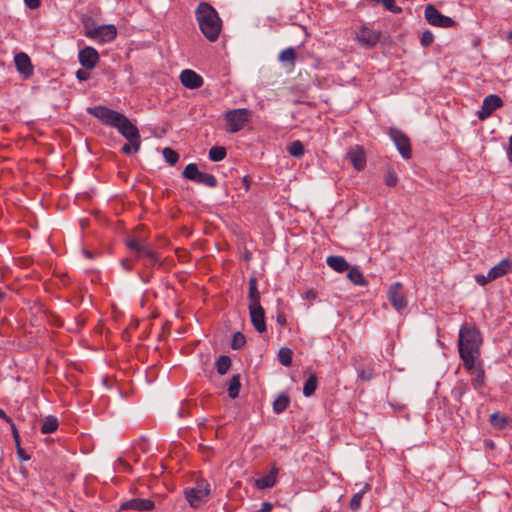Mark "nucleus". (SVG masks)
<instances>
[{"mask_svg": "<svg viewBox=\"0 0 512 512\" xmlns=\"http://www.w3.org/2000/svg\"><path fill=\"white\" fill-rule=\"evenodd\" d=\"M276 322L279 326L284 327L287 324L286 316L283 312H280L276 316Z\"/></svg>", "mask_w": 512, "mask_h": 512, "instance_id": "obj_51", "label": "nucleus"}, {"mask_svg": "<svg viewBox=\"0 0 512 512\" xmlns=\"http://www.w3.org/2000/svg\"><path fill=\"white\" fill-rule=\"evenodd\" d=\"M127 247L131 250L139 254L140 250L142 249L143 245L145 243L141 242L140 240L134 238L127 241Z\"/></svg>", "mask_w": 512, "mask_h": 512, "instance_id": "obj_44", "label": "nucleus"}, {"mask_svg": "<svg viewBox=\"0 0 512 512\" xmlns=\"http://www.w3.org/2000/svg\"><path fill=\"white\" fill-rule=\"evenodd\" d=\"M381 34H354V40L365 49L374 47L380 41Z\"/></svg>", "mask_w": 512, "mask_h": 512, "instance_id": "obj_19", "label": "nucleus"}, {"mask_svg": "<svg viewBox=\"0 0 512 512\" xmlns=\"http://www.w3.org/2000/svg\"><path fill=\"white\" fill-rule=\"evenodd\" d=\"M17 449H18V450H17L18 455H19L21 458H23V459L27 460V459H28V457H27V456H24V452H23V450L21 449V447L19 446V447H17Z\"/></svg>", "mask_w": 512, "mask_h": 512, "instance_id": "obj_59", "label": "nucleus"}, {"mask_svg": "<svg viewBox=\"0 0 512 512\" xmlns=\"http://www.w3.org/2000/svg\"><path fill=\"white\" fill-rule=\"evenodd\" d=\"M78 59L85 69H93L99 61V54L93 47L86 46L79 51Z\"/></svg>", "mask_w": 512, "mask_h": 512, "instance_id": "obj_14", "label": "nucleus"}, {"mask_svg": "<svg viewBox=\"0 0 512 512\" xmlns=\"http://www.w3.org/2000/svg\"><path fill=\"white\" fill-rule=\"evenodd\" d=\"M273 508V504L270 502H263L261 504V508L256 510V512H270Z\"/></svg>", "mask_w": 512, "mask_h": 512, "instance_id": "obj_54", "label": "nucleus"}, {"mask_svg": "<svg viewBox=\"0 0 512 512\" xmlns=\"http://www.w3.org/2000/svg\"><path fill=\"white\" fill-rule=\"evenodd\" d=\"M252 112L246 108L231 109L225 112L224 119L228 133H237L251 120Z\"/></svg>", "mask_w": 512, "mask_h": 512, "instance_id": "obj_3", "label": "nucleus"}, {"mask_svg": "<svg viewBox=\"0 0 512 512\" xmlns=\"http://www.w3.org/2000/svg\"><path fill=\"white\" fill-rule=\"evenodd\" d=\"M250 320L258 333H264L267 330L265 320V310L262 305L248 306Z\"/></svg>", "mask_w": 512, "mask_h": 512, "instance_id": "obj_11", "label": "nucleus"}, {"mask_svg": "<svg viewBox=\"0 0 512 512\" xmlns=\"http://www.w3.org/2000/svg\"><path fill=\"white\" fill-rule=\"evenodd\" d=\"M326 262L331 269L338 273L347 271L350 268L349 263L342 256H328Z\"/></svg>", "mask_w": 512, "mask_h": 512, "instance_id": "obj_22", "label": "nucleus"}, {"mask_svg": "<svg viewBox=\"0 0 512 512\" xmlns=\"http://www.w3.org/2000/svg\"><path fill=\"white\" fill-rule=\"evenodd\" d=\"M121 151L126 154V155H129L131 154L132 152H134V146L132 143H126L122 146L121 148Z\"/></svg>", "mask_w": 512, "mask_h": 512, "instance_id": "obj_53", "label": "nucleus"}, {"mask_svg": "<svg viewBox=\"0 0 512 512\" xmlns=\"http://www.w3.org/2000/svg\"><path fill=\"white\" fill-rule=\"evenodd\" d=\"M87 112L100 120L103 124L114 127L116 129L126 117L124 114L102 105L89 107Z\"/></svg>", "mask_w": 512, "mask_h": 512, "instance_id": "obj_5", "label": "nucleus"}, {"mask_svg": "<svg viewBox=\"0 0 512 512\" xmlns=\"http://www.w3.org/2000/svg\"><path fill=\"white\" fill-rule=\"evenodd\" d=\"M14 62L18 72L23 75L25 79L33 75V65L29 56L24 52H19L14 57Z\"/></svg>", "mask_w": 512, "mask_h": 512, "instance_id": "obj_15", "label": "nucleus"}, {"mask_svg": "<svg viewBox=\"0 0 512 512\" xmlns=\"http://www.w3.org/2000/svg\"><path fill=\"white\" fill-rule=\"evenodd\" d=\"M87 112L100 120L103 124L114 127L116 129L126 117L124 114L102 105L89 107Z\"/></svg>", "mask_w": 512, "mask_h": 512, "instance_id": "obj_4", "label": "nucleus"}, {"mask_svg": "<svg viewBox=\"0 0 512 512\" xmlns=\"http://www.w3.org/2000/svg\"><path fill=\"white\" fill-rule=\"evenodd\" d=\"M370 489V485L369 484H365L364 487L359 490L357 493H355L351 500H350V504H349V507L352 511H358L359 508L361 507V501H362V498H363V495Z\"/></svg>", "mask_w": 512, "mask_h": 512, "instance_id": "obj_26", "label": "nucleus"}, {"mask_svg": "<svg viewBox=\"0 0 512 512\" xmlns=\"http://www.w3.org/2000/svg\"><path fill=\"white\" fill-rule=\"evenodd\" d=\"M467 391V386L465 384H461L459 386H456L453 390H452V394L455 398V400L457 401H461L462 397L464 396V394L466 393Z\"/></svg>", "mask_w": 512, "mask_h": 512, "instance_id": "obj_45", "label": "nucleus"}, {"mask_svg": "<svg viewBox=\"0 0 512 512\" xmlns=\"http://www.w3.org/2000/svg\"><path fill=\"white\" fill-rule=\"evenodd\" d=\"M502 106V99L496 94H490L484 98L481 110L477 112V116L480 120H485L489 118L496 109Z\"/></svg>", "mask_w": 512, "mask_h": 512, "instance_id": "obj_10", "label": "nucleus"}, {"mask_svg": "<svg viewBox=\"0 0 512 512\" xmlns=\"http://www.w3.org/2000/svg\"><path fill=\"white\" fill-rule=\"evenodd\" d=\"M24 3L30 9H37L40 6V0H24Z\"/></svg>", "mask_w": 512, "mask_h": 512, "instance_id": "obj_52", "label": "nucleus"}, {"mask_svg": "<svg viewBox=\"0 0 512 512\" xmlns=\"http://www.w3.org/2000/svg\"><path fill=\"white\" fill-rule=\"evenodd\" d=\"M485 384V373L482 369H478L475 377L472 379V385L475 389H480Z\"/></svg>", "mask_w": 512, "mask_h": 512, "instance_id": "obj_41", "label": "nucleus"}, {"mask_svg": "<svg viewBox=\"0 0 512 512\" xmlns=\"http://www.w3.org/2000/svg\"><path fill=\"white\" fill-rule=\"evenodd\" d=\"M506 40L512 44V34H506Z\"/></svg>", "mask_w": 512, "mask_h": 512, "instance_id": "obj_61", "label": "nucleus"}, {"mask_svg": "<svg viewBox=\"0 0 512 512\" xmlns=\"http://www.w3.org/2000/svg\"><path fill=\"white\" fill-rule=\"evenodd\" d=\"M195 182L199 183V184H203L210 188H214L217 186L216 177L212 174L205 173V172H200V174Z\"/></svg>", "mask_w": 512, "mask_h": 512, "instance_id": "obj_31", "label": "nucleus"}, {"mask_svg": "<svg viewBox=\"0 0 512 512\" xmlns=\"http://www.w3.org/2000/svg\"><path fill=\"white\" fill-rule=\"evenodd\" d=\"M122 265H123V266L125 267V269H127V270H130V269H131V268H130V266H128V261H126V260H123V261H122Z\"/></svg>", "mask_w": 512, "mask_h": 512, "instance_id": "obj_60", "label": "nucleus"}, {"mask_svg": "<svg viewBox=\"0 0 512 512\" xmlns=\"http://www.w3.org/2000/svg\"><path fill=\"white\" fill-rule=\"evenodd\" d=\"M91 36L95 41L100 43L112 42L115 40L117 34H87Z\"/></svg>", "mask_w": 512, "mask_h": 512, "instance_id": "obj_42", "label": "nucleus"}, {"mask_svg": "<svg viewBox=\"0 0 512 512\" xmlns=\"http://www.w3.org/2000/svg\"><path fill=\"white\" fill-rule=\"evenodd\" d=\"M69 512H74L73 510H70Z\"/></svg>", "mask_w": 512, "mask_h": 512, "instance_id": "obj_63", "label": "nucleus"}, {"mask_svg": "<svg viewBox=\"0 0 512 512\" xmlns=\"http://www.w3.org/2000/svg\"><path fill=\"white\" fill-rule=\"evenodd\" d=\"M512 272V261L509 258L502 259L497 265L493 266L489 271V277L493 281Z\"/></svg>", "mask_w": 512, "mask_h": 512, "instance_id": "obj_17", "label": "nucleus"}, {"mask_svg": "<svg viewBox=\"0 0 512 512\" xmlns=\"http://www.w3.org/2000/svg\"><path fill=\"white\" fill-rule=\"evenodd\" d=\"M424 16L427 22L435 27L450 28L454 25L452 18L441 14L433 5L425 8Z\"/></svg>", "mask_w": 512, "mask_h": 512, "instance_id": "obj_8", "label": "nucleus"}, {"mask_svg": "<svg viewBox=\"0 0 512 512\" xmlns=\"http://www.w3.org/2000/svg\"><path fill=\"white\" fill-rule=\"evenodd\" d=\"M507 158L510 162H512V135L509 137V143L507 148Z\"/></svg>", "mask_w": 512, "mask_h": 512, "instance_id": "obj_57", "label": "nucleus"}, {"mask_svg": "<svg viewBox=\"0 0 512 512\" xmlns=\"http://www.w3.org/2000/svg\"><path fill=\"white\" fill-rule=\"evenodd\" d=\"M318 387V379L316 374L311 373L303 386V394L305 397L312 396Z\"/></svg>", "mask_w": 512, "mask_h": 512, "instance_id": "obj_24", "label": "nucleus"}, {"mask_svg": "<svg viewBox=\"0 0 512 512\" xmlns=\"http://www.w3.org/2000/svg\"><path fill=\"white\" fill-rule=\"evenodd\" d=\"M200 172L195 163H190L182 171V177L195 182Z\"/></svg>", "mask_w": 512, "mask_h": 512, "instance_id": "obj_30", "label": "nucleus"}, {"mask_svg": "<svg viewBox=\"0 0 512 512\" xmlns=\"http://www.w3.org/2000/svg\"><path fill=\"white\" fill-rule=\"evenodd\" d=\"M155 508V503L150 499L133 498L123 502L119 510H135L138 512L151 511Z\"/></svg>", "mask_w": 512, "mask_h": 512, "instance_id": "obj_12", "label": "nucleus"}, {"mask_svg": "<svg viewBox=\"0 0 512 512\" xmlns=\"http://www.w3.org/2000/svg\"><path fill=\"white\" fill-rule=\"evenodd\" d=\"M388 135L396 146L399 154L404 159H410L412 156L411 143L408 136L400 129L391 127L389 128Z\"/></svg>", "mask_w": 512, "mask_h": 512, "instance_id": "obj_6", "label": "nucleus"}, {"mask_svg": "<svg viewBox=\"0 0 512 512\" xmlns=\"http://www.w3.org/2000/svg\"><path fill=\"white\" fill-rule=\"evenodd\" d=\"M204 35L210 42H216L219 37V34H204Z\"/></svg>", "mask_w": 512, "mask_h": 512, "instance_id": "obj_58", "label": "nucleus"}, {"mask_svg": "<svg viewBox=\"0 0 512 512\" xmlns=\"http://www.w3.org/2000/svg\"><path fill=\"white\" fill-rule=\"evenodd\" d=\"M290 403V398L286 394L279 395L273 402V410L275 413L280 414L284 412Z\"/></svg>", "mask_w": 512, "mask_h": 512, "instance_id": "obj_27", "label": "nucleus"}, {"mask_svg": "<svg viewBox=\"0 0 512 512\" xmlns=\"http://www.w3.org/2000/svg\"><path fill=\"white\" fill-rule=\"evenodd\" d=\"M11 426V430H12V435H13V438H14V441H15V444L17 447L20 446V435H19V432L16 428V425L13 423Z\"/></svg>", "mask_w": 512, "mask_h": 512, "instance_id": "obj_50", "label": "nucleus"}, {"mask_svg": "<svg viewBox=\"0 0 512 512\" xmlns=\"http://www.w3.org/2000/svg\"><path fill=\"white\" fill-rule=\"evenodd\" d=\"M421 44L423 47H428L434 40V34H421Z\"/></svg>", "mask_w": 512, "mask_h": 512, "instance_id": "obj_48", "label": "nucleus"}, {"mask_svg": "<svg viewBox=\"0 0 512 512\" xmlns=\"http://www.w3.org/2000/svg\"><path fill=\"white\" fill-rule=\"evenodd\" d=\"M347 273V278L357 286H366L368 284L367 280L364 278L362 272L357 267H350Z\"/></svg>", "mask_w": 512, "mask_h": 512, "instance_id": "obj_23", "label": "nucleus"}, {"mask_svg": "<svg viewBox=\"0 0 512 512\" xmlns=\"http://www.w3.org/2000/svg\"><path fill=\"white\" fill-rule=\"evenodd\" d=\"M358 377L363 381H370L374 377V370L370 366H360L357 369Z\"/></svg>", "mask_w": 512, "mask_h": 512, "instance_id": "obj_38", "label": "nucleus"}, {"mask_svg": "<svg viewBox=\"0 0 512 512\" xmlns=\"http://www.w3.org/2000/svg\"><path fill=\"white\" fill-rule=\"evenodd\" d=\"M348 158L357 171H361L366 166V157L363 149L359 146H355L348 152Z\"/></svg>", "mask_w": 512, "mask_h": 512, "instance_id": "obj_18", "label": "nucleus"}, {"mask_svg": "<svg viewBox=\"0 0 512 512\" xmlns=\"http://www.w3.org/2000/svg\"><path fill=\"white\" fill-rule=\"evenodd\" d=\"M162 155L167 163L171 166L175 165L179 160V154L177 151L170 147H165L162 151Z\"/></svg>", "mask_w": 512, "mask_h": 512, "instance_id": "obj_37", "label": "nucleus"}, {"mask_svg": "<svg viewBox=\"0 0 512 512\" xmlns=\"http://www.w3.org/2000/svg\"><path fill=\"white\" fill-rule=\"evenodd\" d=\"M248 287V306L261 305L260 303V292L258 290V280L255 276L250 277Z\"/></svg>", "mask_w": 512, "mask_h": 512, "instance_id": "obj_20", "label": "nucleus"}, {"mask_svg": "<svg viewBox=\"0 0 512 512\" xmlns=\"http://www.w3.org/2000/svg\"><path fill=\"white\" fill-rule=\"evenodd\" d=\"M277 474L278 469L276 467H273L267 475L258 478L255 481L256 487L258 489H267L273 487L276 484Z\"/></svg>", "mask_w": 512, "mask_h": 512, "instance_id": "obj_21", "label": "nucleus"}, {"mask_svg": "<svg viewBox=\"0 0 512 512\" xmlns=\"http://www.w3.org/2000/svg\"><path fill=\"white\" fill-rule=\"evenodd\" d=\"M287 151L291 156L301 158L305 153V148L300 140H295L287 147Z\"/></svg>", "mask_w": 512, "mask_h": 512, "instance_id": "obj_29", "label": "nucleus"}, {"mask_svg": "<svg viewBox=\"0 0 512 512\" xmlns=\"http://www.w3.org/2000/svg\"><path fill=\"white\" fill-rule=\"evenodd\" d=\"M401 287L402 284L400 282H395L390 285L388 289V299L397 311H401L407 307V300L400 292Z\"/></svg>", "mask_w": 512, "mask_h": 512, "instance_id": "obj_13", "label": "nucleus"}, {"mask_svg": "<svg viewBox=\"0 0 512 512\" xmlns=\"http://www.w3.org/2000/svg\"><path fill=\"white\" fill-rule=\"evenodd\" d=\"M85 254H86V256H87V257H89V258H91V257H92V255H91V253H90V252H85Z\"/></svg>", "mask_w": 512, "mask_h": 512, "instance_id": "obj_62", "label": "nucleus"}, {"mask_svg": "<svg viewBox=\"0 0 512 512\" xmlns=\"http://www.w3.org/2000/svg\"><path fill=\"white\" fill-rule=\"evenodd\" d=\"M231 366V359L229 356L221 355L216 361V369L220 375H224L228 372Z\"/></svg>", "mask_w": 512, "mask_h": 512, "instance_id": "obj_34", "label": "nucleus"}, {"mask_svg": "<svg viewBox=\"0 0 512 512\" xmlns=\"http://www.w3.org/2000/svg\"><path fill=\"white\" fill-rule=\"evenodd\" d=\"M280 62L294 64L296 60V52L294 48L289 47L282 50L278 56Z\"/></svg>", "mask_w": 512, "mask_h": 512, "instance_id": "obj_35", "label": "nucleus"}, {"mask_svg": "<svg viewBox=\"0 0 512 512\" xmlns=\"http://www.w3.org/2000/svg\"><path fill=\"white\" fill-rule=\"evenodd\" d=\"M118 132L134 146V153L140 150L141 136L136 125L125 117L117 128Z\"/></svg>", "mask_w": 512, "mask_h": 512, "instance_id": "obj_7", "label": "nucleus"}, {"mask_svg": "<svg viewBox=\"0 0 512 512\" xmlns=\"http://www.w3.org/2000/svg\"><path fill=\"white\" fill-rule=\"evenodd\" d=\"M384 182L389 187H394L397 185L398 177L393 169H388L384 178Z\"/></svg>", "mask_w": 512, "mask_h": 512, "instance_id": "obj_43", "label": "nucleus"}, {"mask_svg": "<svg viewBox=\"0 0 512 512\" xmlns=\"http://www.w3.org/2000/svg\"><path fill=\"white\" fill-rule=\"evenodd\" d=\"M104 28H106L108 30V32H117L116 27L114 25L98 26V27H93V28H89L86 26L85 32L98 33V32H102V29H104Z\"/></svg>", "mask_w": 512, "mask_h": 512, "instance_id": "obj_47", "label": "nucleus"}, {"mask_svg": "<svg viewBox=\"0 0 512 512\" xmlns=\"http://www.w3.org/2000/svg\"><path fill=\"white\" fill-rule=\"evenodd\" d=\"M226 149L222 146H214L209 150V159L213 162H219L226 157Z\"/></svg>", "mask_w": 512, "mask_h": 512, "instance_id": "obj_36", "label": "nucleus"}, {"mask_svg": "<svg viewBox=\"0 0 512 512\" xmlns=\"http://www.w3.org/2000/svg\"><path fill=\"white\" fill-rule=\"evenodd\" d=\"M490 423L492 426L502 429L505 427L506 417L498 412H495L490 416Z\"/></svg>", "mask_w": 512, "mask_h": 512, "instance_id": "obj_40", "label": "nucleus"}, {"mask_svg": "<svg viewBox=\"0 0 512 512\" xmlns=\"http://www.w3.org/2000/svg\"><path fill=\"white\" fill-rule=\"evenodd\" d=\"M180 80L182 85L188 89H197L203 85V78L190 69H185L181 72Z\"/></svg>", "mask_w": 512, "mask_h": 512, "instance_id": "obj_16", "label": "nucleus"}, {"mask_svg": "<svg viewBox=\"0 0 512 512\" xmlns=\"http://www.w3.org/2000/svg\"><path fill=\"white\" fill-rule=\"evenodd\" d=\"M90 76V73L84 69H79L77 72H76V77L78 80L80 81H85L89 78Z\"/></svg>", "mask_w": 512, "mask_h": 512, "instance_id": "obj_49", "label": "nucleus"}, {"mask_svg": "<svg viewBox=\"0 0 512 512\" xmlns=\"http://www.w3.org/2000/svg\"><path fill=\"white\" fill-rule=\"evenodd\" d=\"M292 355L293 352L290 348L282 347L278 352V360L283 366L289 367L292 364Z\"/></svg>", "mask_w": 512, "mask_h": 512, "instance_id": "obj_33", "label": "nucleus"}, {"mask_svg": "<svg viewBox=\"0 0 512 512\" xmlns=\"http://www.w3.org/2000/svg\"><path fill=\"white\" fill-rule=\"evenodd\" d=\"M475 281L478 285L485 286L488 283L492 282L493 279L489 277V273H487L486 275L477 274L475 275Z\"/></svg>", "mask_w": 512, "mask_h": 512, "instance_id": "obj_46", "label": "nucleus"}, {"mask_svg": "<svg viewBox=\"0 0 512 512\" xmlns=\"http://www.w3.org/2000/svg\"><path fill=\"white\" fill-rule=\"evenodd\" d=\"M195 13L201 32H221L222 21L210 4L200 3Z\"/></svg>", "mask_w": 512, "mask_h": 512, "instance_id": "obj_2", "label": "nucleus"}, {"mask_svg": "<svg viewBox=\"0 0 512 512\" xmlns=\"http://www.w3.org/2000/svg\"><path fill=\"white\" fill-rule=\"evenodd\" d=\"M209 485L198 483L196 487L187 488L185 490V497L190 506L197 507L209 495Z\"/></svg>", "mask_w": 512, "mask_h": 512, "instance_id": "obj_9", "label": "nucleus"}, {"mask_svg": "<svg viewBox=\"0 0 512 512\" xmlns=\"http://www.w3.org/2000/svg\"><path fill=\"white\" fill-rule=\"evenodd\" d=\"M58 425H59L58 419L53 415H49V416L45 417V419L43 420V423L41 426V432L43 434L53 433L57 430Z\"/></svg>", "mask_w": 512, "mask_h": 512, "instance_id": "obj_25", "label": "nucleus"}, {"mask_svg": "<svg viewBox=\"0 0 512 512\" xmlns=\"http://www.w3.org/2000/svg\"><path fill=\"white\" fill-rule=\"evenodd\" d=\"M246 343V338L243 333L235 332L231 342V348L234 350L241 349Z\"/></svg>", "mask_w": 512, "mask_h": 512, "instance_id": "obj_39", "label": "nucleus"}, {"mask_svg": "<svg viewBox=\"0 0 512 512\" xmlns=\"http://www.w3.org/2000/svg\"><path fill=\"white\" fill-rule=\"evenodd\" d=\"M481 345L482 336L480 331L475 326L462 325L459 330L458 347L460 357L467 370L474 369Z\"/></svg>", "mask_w": 512, "mask_h": 512, "instance_id": "obj_1", "label": "nucleus"}, {"mask_svg": "<svg viewBox=\"0 0 512 512\" xmlns=\"http://www.w3.org/2000/svg\"><path fill=\"white\" fill-rule=\"evenodd\" d=\"M137 257H145L148 259L149 264L155 265L159 262L156 253L146 244L143 245Z\"/></svg>", "mask_w": 512, "mask_h": 512, "instance_id": "obj_32", "label": "nucleus"}, {"mask_svg": "<svg viewBox=\"0 0 512 512\" xmlns=\"http://www.w3.org/2000/svg\"><path fill=\"white\" fill-rule=\"evenodd\" d=\"M241 388L240 376L233 375L229 381L228 386V395L231 399H235L238 397Z\"/></svg>", "mask_w": 512, "mask_h": 512, "instance_id": "obj_28", "label": "nucleus"}, {"mask_svg": "<svg viewBox=\"0 0 512 512\" xmlns=\"http://www.w3.org/2000/svg\"><path fill=\"white\" fill-rule=\"evenodd\" d=\"M0 418L3 419L5 422L12 425L14 422L13 420L6 414V412L0 408Z\"/></svg>", "mask_w": 512, "mask_h": 512, "instance_id": "obj_56", "label": "nucleus"}, {"mask_svg": "<svg viewBox=\"0 0 512 512\" xmlns=\"http://www.w3.org/2000/svg\"><path fill=\"white\" fill-rule=\"evenodd\" d=\"M316 297H317V292L313 289L306 291L304 294V298L307 300H314V299H316Z\"/></svg>", "mask_w": 512, "mask_h": 512, "instance_id": "obj_55", "label": "nucleus"}]
</instances>
